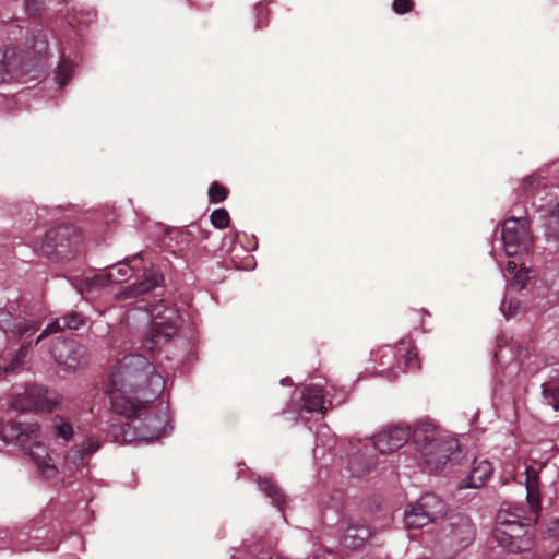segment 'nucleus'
<instances>
[{
  "instance_id": "obj_1",
  "label": "nucleus",
  "mask_w": 559,
  "mask_h": 559,
  "mask_svg": "<svg viewBox=\"0 0 559 559\" xmlns=\"http://www.w3.org/2000/svg\"><path fill=\"white\" fill-rule=\"evenodd\" d=\"M164 388L163 377L144 356L130 355L122 359L108 389L112 412L129 419L120 428L121 441L153 442L169 433L167 406L152 404Z\"/></svg>"
},
{
  "instance_id": "obj_2",
  "label": "nucleus",
  "mask_w": 559,
  "mask_h": 559,
  "mask_svg": "<svg viewBox=\"0 0 559 559\" xmlns=\"http://www.w3.org/2000/svg\"><path fill=\"white\" fill-rule=\"evenodd\" d=\"M413 440L417 460L431 472L445 466L451 455L459 450L457 441L443 436L429 420H420L415 425Z\"/></svg>"
},
{
  "instance_id": "obj_3",
  "label": "nucleus",
  "mask_w": 559,
  "mask_h": 559,
  "mask_svg": "<svg viewBox=\"0 0 559 559\" xmlns=\"http://www.w3.org/2000/svg\"><path fill=\"white\" fill-rule=\"evenodd\" d=\"M525 525L519 515L506 511L499 512L492 536L507 551H525L532 546Z\"/></svg>"
},
{
  "instance_id": "obj_4",
  "label": "nucleus",
  "mask_w": 559,
  "mask_h": 559,
  "mask_svg": "<svg viewBox=\"0 0 559 559\" xmlns=\"http://www.w3.org/2000/svg\"><path fill=\"white\" fill-rule=\"evenodd\" d=\"M445 512L447 507L443 500L433 493H425L406 506L404 525L406 528H421L443 516Z\"/></svg>"
},
{
  "instance_id": "obj_5",
  "label": "nucleus",
  "mask_w": 559,
  "mask_h": 559,
  "mask_svg": "<svg viewBox=\"0 0 559 559\" xmlns=\"http://www.w3.org/2000/svg\"><path fill=\"white\" fill-rule=\"evenodd\" d=\"M163 311H158L156 307L152 313L153 320L147 335L144 338V347L151 352L158 350L164 346L177 332V311L173 308L163 306Z\"/></svg>"
},
{
  "instance_id": "obj_6",
  "label": "nucleus",
  "mask_w": 559,
  "mask_h": 559,
  "mask_svg": "<svg viewBox=\"0 0 559 559\" xmlns=\"http://www.w3.org/2000/svg\"><path fill=\"white\" fill-rule=\"evenodd\" d=\"M502 246L507 255L526 252L532 243L528 222L525 217H510L502 224Z\"/></svg>"
},
{
  "instance_id": "obj_7",
  "label": "nucleus",
  "mask_w": 559,
  "mask_h": 559,
  "mask_svg": "<svg viewBox=\"0 0 559 559\" xmlns=\"http://www.w3.org/2000/svg\"><path fill=\"white\" fill-rule=\"evenodd\" d=\"M140 259V254H134L131 259H124L116 264H112L102 272L97 273L84 282V288L81 287L80 294L83 295L84 290L90 292L97 287H104L109 284H117L127 281L134 269L130 263Z\"/></svg>"
},
{
  "instance_id": "obj_8",
  "label": "nucleus",
  "mask_w": 559,
  "mask_h": 559,
  "mask_svg": "<svg viewBox=\"0 0 559 559\" xmlns=\"http://www.w3.org/2000/svg\"><path fill=\"white\" fill-rule=\"evenodd\" d=\"M26 67L23 50L14 45L0 44V84L20 79Z\"/></svg>"
},
{
  "instance_id": "obj_9",
  "label": "nucleus",
  "mask_w": 559,
  "mask_h": 559,
  "mask_svg": "<svg viewBox=\"0 0 559 559\" xmlns=\"http://www.w3.org/2000/svg\"><path fill=\"white\" fill-rule=\"evenodd\" d=\"M55 361L64 369H76L84 359L85 349L74 341L57 338L50 348Z\"/></svg>"
},
{
  "instance_id": "obj_10",
  "label": "nucleus",
  "mask_w": 559,
  "mask_h": 559,
  "mask_svg": "<svg viewBox=\"0 0 559 559\" xmlns=\"http://www.w3.org/2000/svg\"><path fill=\"white\" fill-rule=\"evenodd\" d=\"M411 437L408 426L393 425L384 427L376 436H373V447L380 453H391L402 448Z\"/></svg>"
},
{
  "instance_id": "obj_11",
  "label": "nucleus",
  "mask_w": 559,
  "mask_h": 559,
  "mask_svg": "<svg viewBox=\"0 0 559 559\" xmlns=\"http://www.w3.org/2000/svg\"><path fill=\"white\" fill-rule=\"evenodd\" d=\"M448 543L456 548H465L475 537V528L467 516L459 515L443 528Z\"/></svg>"
},
{
  "instance_id": "obj_12",
  "label": "nucleus",
  "mask_w": 559,
  "mask_h": 559,
  "mask_svg": "<svg viewBox=\"0 0 559 559\" xmlns=\"http://www.w3.org/2000/svg\"><path fill=\"white\" fill-rule=\"evenodd\" d=\"M40 322L33 318H15L9 312H0V329L9 337H24L38 330Z\"/></svg>"
},
{
  "instance_id": "obj_13",
  "label": "nucleus",
  "mask_w": 559,
  "mask_h": 559,
  "mask_svg": "<svg viewBox=\"0 0 559 559\" xmlns=\"http://www.w3.org/2000/svg\"><path fill=\"white\" fill-rule=\"evenodd\" d=\"M543 466L535 468L527 466L525 471V488L526 501L531 511V515L526 518V524L536 522L540 511V492H539V477L538 473Z\"/></svg>"
},
{
  "instance_id": "obj_14",
  "label": "nucleus",
  "mask_w": 559,
  "mask_h": 559,
  "mask_svg": "<svg viewBox=\"0 0 559 559\" xmlns=\"http://www.w3.org/2000/svg\"><path fill=\"white\" fill-rule=\"evenodd\" d=\"M163 282V275L155 269L146 270L143 274V280L134 283L132 286L126 287L121 290L117 298L127 299L141 294H145L151 289L157 287Z\"/></svg>"
},
{
  "instance_id": "obj_15",
  "label": "nucleus",
  "mask_w": 559,
  "mask_h": 559,
  "mask_svg": "<svg viewBox=\"0 0 559 559\" xmlns=\"http://www.w3.org/2000/svg\"><path fill=\"white\" fill-rule=\"evenodd\" d=\"M84 323V318L78 312H70L67 316L56 319L47 324V326L36 337L34 344H39L47 336L61 332L64 329L76 330Z\"/></svg>"
},
{
  "instance_id": "obj_16",
  "label": "nucleus",
  "mask_w": 559,
  "mask_h": 559,
  "mask_svg": "<svg viewBox=\"0 0 559 559\" xmlns=\"http://www.w3.org/2000/svg\"><path fill=\"white\" fill-rule=\"evenodd\" d=\"M45 394L46 391L43 388H28L25 390L23 397L16 401L15 407L21 409L37 408L51 412L56 404L50 403Z\"/></svg>"
},
{
  "instance_id": "obj_17",
  "label": "nucleus",
  "mask_w": 559,
  "mask_h": 559,
  "mask_svg": "<svg viewBox=\"0 0 559 559\" xmlns=\"http://www.w3.org/2000/svg\"><path fill=\"white\" fill-rule=\"evenodd\" d=\"M492 474V466L487 460L475 463L466 478L461 481L460 488H480Z\"/></svg>"
},
{
  "instance_id": "obj_18",
  "label": "nucleus",
  "mask_w": 559,
  "mask_h": 559,
  "mask_svg": "<svg viewBox=\"0 0 559 559\" xmlns=\"http://www.w3.org/2000/svg\"><path fill=\"white\" fill-rule=\"evenodd\" d=\"M301 409L307 413L325 411V401L322 390L319 385H309L304 389L301 394Z\"/></svg>"
},
{
  "instance_id": "obj_19",
  "label": "nucleus",
  "mask_w": 559,
  "mask_h": 559,
  "mask_svg": "<svg viewBox=\"0 0 559 559\" xmlns=\"http://www.w3.org/2000/svg\"><path fill=\"white\" fill-rule=\"evenodd\" d=\"M370 537V531L367 526L360 524H349L342 536V545L350 550L360 548Z\"/></svg>"
},
{
  "instance_id": "obj_20",
  "label": "nucleus",
  "mask_w": 559,
  "mask_h": 559,
  "mask_svg": "<svg viewBox=\"0 0 559 559\" xmlns=\"http://www.w3.org/2000/svg\"><path fill=\"white\" fill-rule=\"evenodd\" d=\"M399 358L396 359V365L390 368L389 378H395L397 376V371L402 370H416L419 369L420 365L417 358V353L409 347H401L397 348Z\"/></svg>"
},
{
  "instance_id": "obj_21",
  "label": "nucleus",
  "mask_w": 559,
  "mask_h": 559,
  "mask_svg": "<svg viewBox=\"0 0 559 559\" xmlns=\"http://www.w3.org/2000/svg\"><path fill=\"white\" fill-rule=\"evenodd\" d=\"M259 488L265 493L266 497L272 499V503L280 510L285 503V496L275 483L270 478H264L258 481Z\"/></svg>"
},
{
  "instance_id": "obj_22",
  "label": "nucleus",
  "mask_w": 559,
  "mask_h": 559,
  "mask_svg": "<svg viewBox=\"0 0 559 559\" xmlns=\"http://www.w3.org/2000/svg\"><path fill=\"white\" fill-rule=\"evenodd\" d=\"M31 343H24L17 350L14 359L9 364L4 365V362L1 360V369H0V376L2 372H13L15 371L24 361L25 357L27 356V353L29 350Z\"/></svg>"
},
{
  "instance_id": "obj_23",
  "label": "nucleus",
  "mask_w": 559,
  "mask_h": 559,
  "mask_svg": "<svg viewBox=\"0 0 559 559\" xmlns=\"http://www.w3.org/2000/svg\"><path fill=\"white\" fill-rule=\"evenodd\" d=\"M546 234L548 237L559 239V203L549 212L546 222Z\"/></svg>"
},
{
  "instance_id": "obj_24",
  "label": "nucleus",
  "mask_w": 559,
  "mask_h": 559,
  "mask_svg": "<svg viewBox=\"0 0 559 559\" xmlns=\"http://www.w3.org/2000/svg\"><path fill=\"white\" fill-rule=\"evenodd\" d=\"M73 62L62 60L56 71L55 80L60 87L64 86L72 76Z\"/></svg>"
},
{
  "instance_id": "obj_25",
  "label": "nucleus",
  "mask_w": 559,
  "mask_h": 559,
  "mask_svg": "<svg viewBox=\"0 0 559 559\" xmlns=\"http://www.w3.org/2000/svg\"><path fill=\"white\" fill-rule=\"evenodd\" d=\"M210 221L215 228L223 229L229 224V214L225 209H217L212 212Z\"/></svg>"
},
{
  "instance_id": "obj_26",
  "label": "nucleus",
  "mask_w": 559,
  "mask_h": 559,
  "mask_svg": "<svg viewBox=\"0 0 559 559\" xmlns=\"http://www.w3.org/2000/svg\"><path fill=\"white\" fill-rule=\"evenodd\" d=\"M207 194L212 203H219L227 198L228 190L218 182L214 181L211 183Z\"/></svg>"
},
{
  "instance_id": "obj_27",
  "label": "nucleus",
  "mask_w": 559,
  "mask_h": 559,
  "mask_svg": "<svg viewBox=\"0 0 559 559\" xmlns=\"http://www.w3.org/2000/svg\"><path fill=\"white\" fill-rule=\"evenodd\" d=\"M543 394L545 403L551 406L554 411H559V385L545 388Z\"/></svg>"
},
{
  "instance_id": "obj_28",
  "label": "nucleus",
  "mask_w": 559,
  "mask_h": 559,
  "mask_svg": "<svg viewBox=\"0 0 559 559\" xmlns=\"http://www.w3.org/2000/svg\"><path fill=\"white\" fill-rule=\"evenodd\" d=\"M521 309L522 305L518 299L503 300L500 306V310L506 318L516 316Z\"/></svg>"
},
{
  "instance_id": "obj_29",
  "label": "nucleus",
  "mask_w": 559,
  "mask_h": 559,
  "mask_svg": "<svg viewBox=\"0 0 559 559\" xmlns=\"http://www.w3.org/2000/svg\"><path fill=\"white\" fill-rule=\"evenodd\" d=\"M53 429L56 433L64 440L70 439L73 433L71 425L64 421L62 418H59L55 421Z\"/></svg>"
},
{
  "instance_id": "obj_30",
  "label": "nucleus",
  "mask_w": 559,
  "mask_h": 559,
  "mask_svg": "<svg viewBox=\"0 0 559 559\" xmlns=\"http://www.w3.org/2000/svg\"><path fill=\"white\" fill-rule=\"evenodd\" d=\"M413 1L412 0H394L392 3V8L394 12L397 14H404L412 10Z\"/></svg>"
},
{
  "instance_id": "obj_31",
  "label": "nucleus",
  "mask_w": 559,
  "mask_h": 559,
  "mask_svg": "<svg viewBox=\"0 0 559 559\" xmlns=\"http://www.w3.org/2000/svg\"><path fill=\"white\" fill-rule=\"evenodd\" d=\"M99 449V443L95 440H86L82 445V451L86 454H92Z\"/></svg>"
},
{
  "instance_id": "obj_32",
  "label": "nucleus",
  "mask_w": 559,
  "mask_h": 559,
  "mask_svg": "<svg viewBox=\"0 0 559 559\" xmlns=\"http://www.w3.org/2000/svg\"><path fill=\"white\" fill-rule=\"evenodd\" d=\"M41 3L38 0H26V10L28 13L36 15L39 13Z\"/></svg>"
},
{
  "instance_id": "obj_33",
  "label": "nucleus",
  "mask_w": 559,
  "mask_h": 559,
  "mask_svg": "<svg viewBox=\"0 0 559 559\" xmlns=\"http://www.w3.org/2000/svg\"><path fill=\"white\" fill-rule=\"evenodd\" d=\"M528 270H521V272L515 274L514 282L520 288L524 287L525 281L528 278Z\"/></svg>"
},
{
  "instance_id": "obj_34",
  "label": "nucleus",
  "mask_w": 559,
  "mask_h": 559,
  "mask_svg": "<svg viewBox=\"0 0 559 559\" xmlns=\"http://www.w3.org/2000/svg\"><path fill=\"white\" fill-rule=\"evenodd\" d=\"M47 47V41H46V38L44 36H40V38H38L34 46H33V49L36 51V52H41L43 50H45Z\"/></svg>"
},
{
  "instance_id": "obj_35",
  "label": "nucleus",
  "mask_w": 559,
  "mask_h": 559,
  "mask_svg": "<svg viewBox=\"0 0 559 559\" xmlns=\"http://www.w3.org/2000/svg\"><path fill=\"white\" fill-rule=\"evenodd\" d=\"M527 357H528V349L520 347L515 355V358L518 359V361L520 364H524V361Z\"/></svg>"
},
{
  "instance_id": "obj_36",
  "label": "nucleus",
  "mask_w": 559,
  "mask_h": 559,
  "mask_svg": "<svg viewBox=\"0 0 559 559\" xmlns=\"http://www.w3.org/2000/svg\"><path fill=\"white\" fill-rule=\"evenodd\" d=\"M67 460H68V461H70V462H72V463H74V464H76V463L82 462V460H83V455H82V453H81V452H76V453H74L73 455H68V456H67Z\"/></svg>"
},
{
  "instance_id": "obj_37",
  "label": "nucleus",
  "mask_w": 559,
  "mask_h": 559,
  "mask_svg": "<svg viewBox=\"0 0 559 559\" xmlns=\"http://www.w3.org/2000/svg\"><path fill=\"white\" fill-rule=\"evenodd\" d=\"M536 177L534 175L528 176L524 180V189L530 192L531 186L535 182Z\"/></svg>"
},
{
  "instance_id": "obj_38",
  "label": "nucleus",
  "mask_w": 559,
  "mask_h": 559,
  "mask_svg": "<svg viewBox=\"0 0 559 559\" xmlns=\"http://www.w3.org/2000/svg\"><path fill=\"white\" fill-rule=\"evenodd\" d=\"M516 263L514 261H508L507 265H506V271L511 274V273H514L515 270H516Z\"/></svg>"
},
{
  "instance_id": "obj_39",
  "label": "nucleus",
  "mask_w": 559,
  "mask_h": 559,
  "mask_svg": "<svg viewBox=\"0 0 559 559\" xmlns=\"http://www.w3.org/2000/svg\"><path fill=\"white\" fill-rule=\"evenodd\" d=\"M388 349H389V352H390V355H388V354H385V355H384V358H386V359H388V361H382V365H390L391 356H394V355H395V354H394V349H393L392 347H389Z\"/></svg>"
}]
</instances>
